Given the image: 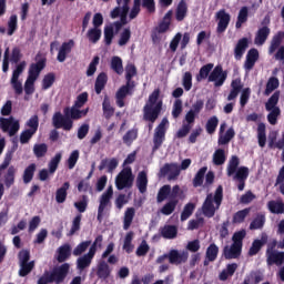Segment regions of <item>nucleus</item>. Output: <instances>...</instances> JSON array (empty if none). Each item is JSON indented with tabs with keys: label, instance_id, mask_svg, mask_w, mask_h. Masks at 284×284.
<instances>
[{
	"label": "nucleus",
	"instance_id": "f257e3e1",
	"mask_svg": "<svg viewBox=\"0 0 284 284\" xmlns=\"http://www.w3.org/2000/svg\"><path fill=\"white\" fill-rule=\"evenodd\" d=\"M90 112V108L84 110L74 109L67 106L63 109V114L61 111H58L52 116V125L55 130H64L65 132H70L72 128H74V121H79L83 119V116H88Z\"/></svg>",
	"mask_w": 284,
	"mask_h": 284
},
{
	"label": "nucleus",
	"instance_id": "f03ea898",
	"mask_svg": "<svg viewBox=\"0 0 284 284\" xmlns=\"http://www.w3.org/2000/svg\"><path fill=\"white\" fill-rule=\"evenodd\" d=\"M160 95L161 91L159 89H155L149 95V103H146L143 108L144 121H149L150 123H156V119H159L161 110H163V101H159Z\"/></svg>",
	"mask_w": 284,
	"mask_h": 284
},
{
	"label": "nucleus",
	"instance_id": "7ed1b4c3",
	"mask_svg": "<svg viewBox=\"0 0 284 284\" xmlns=\"http://www.w3.org/2000/svg\"><path fill=\"white\" fill-rule=\"evenodd\" d=\"M221 203H223V185L216 187L214 195L212 193L206 195L202 205L204 216H206V219L214 217L216 210L221 207Z\"/></svg>",
	"mask_w": 284,
	"mask_h": 284
},
{
	"label": "nucleus",
	"instance_id": "20e7f679",
	"mask_svg": "<svg viewBox=\"0 0 284 284\" xmlns=\"http://www.w3.org/2000/svg\"><path fill=\"white\" fill-rule=\"evenodd\" d=\"M68 274H70V264L64 263L60 266L53 267L51 272L45 271L43 275L39 277L38 284H61L65 281V278H68Z\"/></svg>",
	"mask_w": 284,
	"mask_h": 284
},
{
	"label": "nucleus",
	"instance_id": "39448f33",
	"mask_svg": "<svg viewBox=\"0 0 284 284\" xmlns=\"http://www.w3.org/2000/svg\"><path fill=\"white\" fill-rule=\"evenodd\" d=\"M239 94H241L240 105L241 108H245V104L250 101V97H252V89H243L241 78H235L231 81V91L227 95V101H234Z\"/></svg>",
	"mask_w": 284,
	"mask_h": 284
},
{
	"label": "nucleus",
	"instance_id": "423d86ee",
	"mask_svg": "<svg viewBox=\"0 0 284 284\" xmlns=\"http://www.w3.org/2000/svg\"><path fill=\"white\" fill-rule=\"evenodd\" d=\"M183 199H185V192L181 190V186L174 185L170 191L169 201L161 209V214H164V216L173 214L179 201H183Z\"/></svg>",
	"mask_w": 284,
	"mask_h": 284
},
{
	"label": "nucleus",
	"instance_id": "0eeeda50",
	"mask_svg": "<svg viewBox=\"0 0 284 284\" xmlns=\"http://www.w3.org/2000/svg\"><path fill=\"white\" fill-rule=\"evenodd\" d=\"M18 261L20 265L19 276L24 278L34 270V261H30V252L28 250H22L18 254Z\"/></svg>",
	"mask_w": 284,
	"mask_h": 284
},
{
	"label": "nucleus",
	"instance_id": "6e6552de",
	"mask_svg": "<svg viewBox=\"0 0 284 284\" xmlns=\"http://www.w3.org/2000/svg\"><path fill=\"white\" fill-rule=\"evenodd\" d=\"M168 123H170L168 119L163 118L160 124L155 128L153 134L152 152H156V150H160L161 145H163V142L165 141V134L168 133Z\"/></svg>",
	"mask_w": 284,
	"mask_h": 284
},
{
	"label": "nucleus",
	"instance_id": "1a4fd4ad",
	"mask_svg": "<svg viewBox=\"0 0 284 284\" xmlns=\"http://www.w3.org/2000/svg\"><path fill=\"white\" fill-rule=\"evenodd\" d=\"M134 185V175L131 168L123 169L115 179V187L118 190L130 189Z\"/></svg>",
	"mask_w": 284,
	"mask_h": 284
},
{
	"label": "nucleus",
	"instance_id": "9d476101",
	"mask_svg": "<svg viewBox=\"0 0 284 284\" xmlns=\"http://www.w3.org/2000/svg\"><path fill=\"white\" fill-rule=\"evenodd\" d=\"M227 81V71L223 70V65L217 64L209 75V83H214L215 88H221Z\"/></svg>",
	"mask_w": 284,
	"mask_h": 284
},
{
	"label": "nucleus",
	"instance_id": "9b49d317",
	"mask_svg": "<svg viewBox=\"0 0 284 284\" xmlns=\"http://www.w3.org/2000/svg\"><path fill=\"white\" fill-rule=\"evenodd\" d=\"M36 63H31L29 67V74L30 79H39V74H41L42 70H45V63H48V59L42 57L41 53H37L36 55Z\"/></svg>",
	"mask_w": 284,
	"mask_h": 284
},
{
	"label": "nucleus",
	"instance_id": "f8f14e48",
	"mask_svg": "<svg viewBox=\"0 0 284 284\" xmlns=\"http://www.w3.org/2000/svg\"><path fill=\"white\" fill-rule=\"evenodd\" d=\"M215 19L217 21L216 32L217 34H223L227 30L230 21H232V16L225 9H221L215 13Z\"/></svg>",
	"mask_w": 284,
	"mask_h": 284
},
{
	"label": "nucleus",
	"instance_id": "ddd939ff",
	"mask_svg": "<svg viewBox=\"0 0 284 284\" xmlns=\"http://www.w3.org/2000/svg\"><path fill=\"white\" fill-rule=\"evenodd\" d=\"M166 174H169V181H174L179 179V175L181 174V169L175 163H166L160 169L159 176L165 178Z\"/></svg>",
	"mask_w": 284,
	"mask_h": 284
},
{
	"label": "nucleus",
	"instance_id": "4468645a",
	"mask_svg": "<svg viewBox=\"0 0 284 284\" xmlns=\"http://www.w3.org/2000/svg\"><path fill=\"white\" fill-rule=\"evenodd\" d=\"M168 258L171 265H183V263H187L190 253H187V251L179 252V250H171L168 253Z\"/></svg>",
	"mask_w": 284,
	"mask_h": 284
},
{
	"label": "nucleus",
	"instance_id": "2eb2a0df",
	"mask_svg": "<svg viewBox=\"0 0 284 284\" xmlns=\"http://www.w3.org/2000/svg\"><path fill=\"white\" fill-rule=\"evenodd\" d=\"M267 241H270V236H267V233H261L260 240H254L250 250H248V256H256L261 250H263L264 245H267Z\"/></svg>",
	"mask_w": 284,
	"mask_h": 284
},
{
	"label": "nucleus",
	"instance_id": "dca6fc26",
	"mask_svg": "<svg viewBox=\"0 0 284 284\" xmlns=\"http://www.w3.org/2000/svg\"><path fill=\"white\" fill-rule=\"evenodd\" d=\"M72 48H74V40L63 42L58 51L57 61H59V63H63L65 59H68V54L72 52Z\"/></svg>",
	"mask_w": 284,
	"mask_h": 284
},
{
	"label": "nucleus",
	"instance_id": "f3484780",
	"mask_svg": "<svg viewBox=\"0 0 284 284\" xmlns=\"http://www.w3.org/2000/svg\"><path fill=\"white\" fill-rule=\"evenodd\" d=\"M247 48H250V40L247 38L240 39L234 48V59L241 61Z\"/></svg>",
	"mask_w": 284,
	"mask_h": 284
},
{
	"label": "nucleus",
	"instance_id": "a211bd4d",
	"mask_svg": "<svg viewBox=\"0 0 284 284\" xmlns=\"http://www.w3.org/2000/svg\"><path fill=\"white\" fill-rule=\"evenodd\" d=\"M160 234L162 239L172 241L179 236V227H176V225L165 224L164 226L160 227Z\"/></svg>",
	"mask_w": 284,
	"mask_h": 284
},
{
	"label": "nucleus",
	"instance_id": "6ab92c4d",
	"mask_svg": "<svg viewBox=\"0 0 284 284\" xmlns=\"http://www.w3.org/2000/svg\"><path fill=\"white\" fill-rule=\"evenodd\" d=\"M241 250H243V246H239L237 244H234L230 246H224L223 248V256L226 261H232V258H239L241 256Z\"/></svg>",
	"mask_w": 284,
	"mask_h": 284
},
{
	"label": "nucleus",
	"instance_id": "aec40b11",
	"mask_svg": "<svg viewBox=\"0 0 284 284\" xmlns=\"http://www.w3.org/2000/svg\"><path fill=\"white\" fill-rule=\"evenodd\" d=\"M112 196H114V189L110 185L106 191L100 196L99 210H104L108 205H112Z\"/></svg>",
	"mask_w": 284,
	"mask_h": 284
},
{
	"label": "nucleus",
	"instance_id": "412c9836",
	"mask_svg": "<svg viewBox=\"0 0 284 284\" xmlns=\"http://www.w3.org/2000/svg\"><path fill=\"white\" fill-rule=\"evenodd\" d=\"M272 30L270 27H262L257 30L254 39L255 45H264L265 41H267Z\"/></svg>",
	"mask_w": 284,
	"mask_h": 284
},
{
	"label": "nucleus",
	"instance_id": "4be33fe9",
	"mask_svg": "<svg viewBox=\"0 0 284 284\" xmlns=\"http://www.w3.org/2000/svg\"><path fill=\"white\" fill-rule=\"evenodd\" d=\"M172 14L174 12L172 10H169L165 16L163 17V20L159 23L156 31L159 34H164V32H168L170 30V26H172Z\"/></svg>",
	"mask_w": 284,
	"mask_h": 284
},
{
	"label": "nucleus",
	"instance_id": "5701e85b",
	"mask_svg": "<svg viewBox=\"0 0 284 284\" xmlns=\"http://www.w3.org/2000/svg\"><path fill=\"white\" fill-rule=\"evenodd\" d=\"M284 40V32L278 31L275 36H273L271 40V44L268 47V54H274L281 48V43H283Z\"/></svg>",
	"mask_w": 284,
	"mask_h": 284
},
{
	"label": "nucleus",
	"instance_id": "b1692460",
	"mask_svg": "<svg viewBox=\"0 0 284 284\" xmlns=\"http://www.w3.org/2000/svg\"><path fill=\"white\" fill-rule=\"evenodd\" d=\"M267 265H277L281 266L284 263V252L275 251L266 255Z\"/></svg>",
	"mask_w": 284,
	"mask_h": 284
},
{
	"label": "nucleus",
	"instance_id": "393cba45",
	"mask_svg": "<svg viewBox=\"0 0 284 284\" xmlns=\"http://www.w3.org/2000/svg\"><path fill=\"white\" fill-rule=\"evenodd\" d=\"M256 61H258V50L253 48L251 50H248L247 54H246V60H245V69L246 70H252V68H254V65H256Z\"/></svg>",
	"mask_w": 284,
	"mask_h": 284
},
{
	"label": "nucleus",
	"instance_id": "a878e982",
	"mask_svg": "<svg viewBox=\"0 0 284 284\" xmlns=\"http://www.w3.org/2000/svg\"><path fill=\"white\" fill-rule=\"evenodd\" d=\"M93 260H94V256L90 255V253H87L80 256L77 260V270H79L80 272H83V270H88V267L92 265Z\"/></svg>",
	"mask_w": 284,
	"mask_h": 284
},
{
	"label": "nucleus",
	"instance_id": "bb28decb",
	"mask_svg": "<svg viewBox=\"0 0 284 284\" xmlns=\"http://www.w3.org/2000/svg\"><path fill=\"white\" fill-rule=\"evenodd\" d=\"M105 168H108L109 173L114 172V169L119 168V160H116V158H112L111 160L103 159L100 162V165L98 166V170H100V172H103V170H105Z\"/></svg>",
	"mask_w": 284,
	"mask_h": 284
},
{
	"label": "nucleus",
	"instance_id": "cd10ccee",
	"mask_svg": "<svg viewBox=\"0 0 284 284\" xmlns=\"http://www.w3.org/2000/svg\"><path fill=\"white\" fill-rule=\"evenodd\" d=\"M102 111L103 116L106 119V121H110L111 116H114L115 109L112 106V103L110 102V97L104 95L103 102H102Z\"/></svg>",
	"mask_w": 284,
	"mask_h": 284
},
{
	"label": "nucleus",
	"instance_id": "c85d7f7f",
	"mask_svg": "<svg viewBox=\"0 0 284 284\" xmlns=\"http://www.w3.org/2000/svg\"><path fill=\"white\" fill-rule=\"evenodd\" d=\"M105 85H108V73L101 72L95 79V94H101L105 90Z\"/></svg>",
	"mask_w": 284,
	"mask_h": 284
},
{
	"label": "nucleus",
	"instance_id": "c756f323",
	"mask_svg": "<svg viewBox=\"0 0 284 284\" xmlns=\"http://www.w3.org/2000/svg\"><path fill=\"white\" fill-rule=\"evenodd\" d=\"M136 187L140 194H145V192H148V173L145 171H141L138 174Z\"/></svg>",
	"mask_w": 284,
	"mask_h": 284
},
{
	"label": "nucleus",
	"instance_id": "7c9ffc66",
	"mask_svg": "<svg viewBox=\"0 0 284 284\" xmlns=\"http://www.w3.org/2000/svg\"><path fill=\"white\" fill-rule=\"evenodd\" d=\"M265 213H257L250 223L248 230H263L265 227Z\"/></svg>",
	"mask_w": 284,
	"mask_h": 284
},
{
	"label": "nucleus",
	"instance_id": "2f4dec72",
	"mask_svg": "<svg viewBox=\"0 0 284 284\" xmlns=\"http://www.w3.org/2000/svg\"><path fill=\"white\" fill-rule=\"evenodd\" d=\"M135 88L136 84H131L130 82H126L116 91L115 97H120L122 99H125V97H132V94H134Z\"/></svg>",
	"mask_w": 284,
	"mask_h": 284
},
{
	"label": "nucleus",
	"instance_id": "473e14b6",
	"mask_svg": "<svg viewBox=\"0 0 284 284\" xmlns=\"http://www.w3.org/2000/svg\"><path fill=\"white\" fill-rule=\"evenodd\" d=\"M185 17H187V2L181 0L175 9V19L181 22L185 20Z\"/></svg>",
	"mask_w": 284,
	"mask_h": 284
},
{
	"label": "nucleus",
	"instance_id": "72a5a7b5",
	"mask_svg": "<svg viewBox=\"0 0 284 284\" xmlns=\"http://www.w3.org/2000/svg\"><path fill=\"white\" fill-rule=\"evenodd\" d=\"M110 274H112V270H110V265L102 261L98 264L97 276L105 281L110 278Z\"/></svg>",
	"mask_w": 284,
	"mask_h": 284
},
{
	"label": "nucleus",
	"instance_id": "f704fd0d",
	"mask_svg": "<svg viewBox=\"0 0 284 284\" xmlns=\"http://www.w3.org/2000/svg\"><path fill=\"white\" fill-rule=\"evenodd\" d=\"M68 190H70V182H64L60 189L55 192V201L57 203H65V199H68Z\"/></svg>",
	"mask_w": 284,
	"mask_h": 284
},
{
	"label": "nucleus",
	"instance_id": "c9c22d12",
	"mask_svg": "<svg viewBox=\"0 0 284 284\" xmlns=\"http://www.w3.org/2000/svg\"><path fill=\"white\" fill-rule=\"evenodd\" d=\"M72 255V247L69 244H64L58 248V263H65L68 257Z\"/></svg>",
	"mask_w": 284,
	"mask_h": 284
},
{
	"label": "nucleus",
	"instance_id": "e433bc0d",
	"mask_svg": "<svg viewBox=\"0 0 284 284\" xmlns=\"http://www.w3.org/2000/svg\"><path fill=\"white\" fill-rule=\"evenodd\" d=\"M281 85V82L278 81V78L271 77L266 82V89L264 91V97H270L274 90H278V87Z\"/></svg>",
	"mask_w": 284,
	"mask_h": 284
},
{
	"label": "nucleus",
	"instance_id": "4c0bfd02",
	"mask_svg": "<svg viewBox=\"0 0 284 284\" xmlns=\"http://www.w3.org/2000/svg\"><path fill=\"white\" fill-rule=\"evenodd\" d=\"M250 17V9L247 7H242L237 14V21L235 23V28H243V23H247V19Z\"/></svg>",
	"mask_w": 284,
	"mask_h": 284
},
{
	"label": "nucleus",
	"instance_id": "58836bf2",
	"mask_svg": "<svg viewBox=\"0 0 284 284\" xmlns=\"http://www.w3.org/2000/svg\"><path fill=\"white\" fill-rule=\"evenodd\" d=\"M206 173H207V166H203L196 172L192 181L193 187H201L203 185V181H205Z\"/></svg>",
	"mask_w": 284,
	"mask_h": 284
},
{
	"label": "nucleus",
	"instance_id": "ea45409f",
	"mask_svg": "<svg viewBox=\"0 0 284 284\" xmlns=\"http://www.w3.org/2000/svg\"><path fill=\"white\" fill-rule=\"evenodd\" d=\"M136 139H139V129L133 128L123 135L122 141L125 145H132Z\"/></svg>",
	"mask_w": 284,
	"mask_h": 284
},
{
	"label": "nucleus",
	"instance_id": "a19ab883",
	"mask_svg": "<svg viewBox=\"0 0 284 284\" xmlns=\"http://www.w3.org/2000/svg\"><path fill=\"white\" fill-rule=\"evenodd\" d=\"M37 172V164L36 163H31L29 164L23 172L22 179H23V183L28 184L32 181V179H34V173Z\"/></svg>",
	"mask_w": 284,
	"mask_h": 284
},
{
	"label": "nucleus",
	"instance_id": "79ce46f5",
	"mask_svg": "<svg viewBox=\"0 0 284 284\" xmlns=\"http://www.w3.org/2000/svg\"><path fill=\"white\" fill-rule=\"evenodd\" d=\"M212 70H214V63L204 64L196 75V81H205V79H210V72H212Z\"/></svg>",
	"mask_w": 284,
	"mask_h": 284
},
{
	"label": "nucleus",
	"instance_id": "37998d69",
	"mask_svg": "<svg viewBox=\"0 0 284 284\" xmlns=\"http://www.w3.org/2000/svg\"><path fill=\"white\" fill-rule=\"evenodd\" d=\"M111 70L115 72V74H123V60L119 55H114L111 58Z\"/></svg>",
	"mask_w": 284,
	"mask_h": 284
},
{
	"label": "nucleus",
	"instance_id": "c03bdc74",
	"mask_svg": "<svg viewBox=\"0 0 284 284\" xmlns=\"http://www.w3.org/2000/svg\"><path fill=\"white\" fill-rule=\"evenodd\" d=\"M134 214H136L134 207L126 209L123 219V230H130V225H132V221H134Z\"/></svg>",
	"mask_w": 284,
	"mask_h": 284
},
{
	"label": "nucleus",
	"instance_id": "a18cd8bd",
	"mask_svg": "<svg viewBox=\"0 0 284 284\" xmlns=\"http://www.w3.org/2000/svg\"><path fill=\"white\" fill-rule=\"evenodd\" d=\"M234 136H236V132H234V130L230 128L229 130H226L225 134L222 133L219 135L217 143L219 145H227V143H230V141H232Z\"/></svg>",
	"mask_w": 284,
	"mask_h": 284
},
{
	"label": "nucleus",
	"instance_id": "49530a36",
	"mask_svg": "<svg viewBox=\"0 0 284 284\" xmlns=\"http://www.w3.org/2000/svg\"><path fill=\"white\" fill-rule=\"evenodd\" d=\"M240 163H241V161L239 160V156L233 155L231 158V160L229 161L227 169H226L227 176H234V174H236Z\"/></svg>",
	"mask_w": 284,
	"mask_h": 284
},
{
	"label": "nucleus",
	"instance_id": "de8ad7c7",
	"mask_svg": "<svg viewBox=\"0 0 284 284\" xmlns=\"http://www.w3.org/2000/svg\"><path fill=\"white\" fill-rule=\"evenodd\" d=\"M134 239V232L130 231L126 233L124 237V243L122 250L126 252V254H132L134 252V246L132 245V240Z\"/></svg>",
	"mask_w": 284,
	"mask_h": 284
},
{
	"label": "nucleus",
	"instance_id": "09e8293b",
	"mask_svg": "<svg viewBox=\"0 0 284 284\" xmlns=\"http://www.w3.org/2000/svg\"><path fill=\"white\" fill-rule=\"evenodd\" d=\"M281 97V91H275L271 98L267 100V102L265 103V109L267 110V112L273 111L274 109L278 108L276 105H278V99Z\"/></svg>",
	"mask_w": 284,
	"mask_h": 284
},
{
	"label": "nucleus",
	"instance_id": "8fccbe9b",
	"mask_svg": "<svg viewBox=\"0 0 284 284\" xmlns=\"http://www.w3.org/2000/svg\"><path fill=\"white\" fill-rule=\"evenodd\" d=\"M281 97V91H275L271 98L267 100V102L265 103V109L267 110V112L273 111L274 109L278 108L276 105H278V99Z\"/></svg>",
	"mask_w": 284,
	"mask_h": 284
},
{
	"label": "nucleus",
	"instance_id": "3c124183",
	"mask_svg": "<svg viewBox=\"0 0 284 284\" xmlns=\"http://www.w3.org/2000/svg\"><path fill=\"white\" fill-rule=\"evenodd\" d=\"M257 141L260 148H264L267 143V134L265 132V123H260L257 125Z\"/></svg>",
	"mask_w": 284,
	"mask_h": 284
},
{
	"label": "nucleus",
	"instance_id": "603ef678",
	"mask_svg": "<svg viewBox=\"0 0 284 284\" xmlns=\"http://www.w3.org/2000/svg\"><path fill=\"white\" fill-rule=\"evenodd\" d=\"M136 77V65L133 63L128 64L125 68V80L126 83H130L131 85H136V82H134L132 79Z\"/></svg>",
	"mask_w": 284,
	"mask_h": 284
},
{
	"label": "nucleus",
	"instance_id": "864d4df0",
	"mask_svg": "<svg viewBox=\"0 0 284 284\" xmlns=\"http://www.w3.org/2000/svg\"><path fill=\"white\" fill-rule=\"evenodd\" d=\"M17 174V169L14 166H9L7 173L4 174V185L6 187H12L14 185V175Z\"/></svg>",
	"mask_w": 284,
	"mask_h": 284
},
{
	"label": "nucleus",
	"instance_id": "5fc2aeb1",
	"mask_svg": "<svg viewBox=\"0 0 284 284\" xmlns=\"http://www.w3.org/2000/svg\"><path fill=\"white\" fill-rule=\"evenodd\" d=\"M205 257L211 261V263H214V261L219 258V247L216 244L212 243L207 246Z\"/></svg>",
	"mask_w": 284,
	"mask_h": 284
},
{
	"label": "nucleus",
	"instance_id": "6e6d98bb",
	"mask_svg": "<svg viewBox=\"0 0 284 284\" xmlns=\"http://www.w3.org/2000/svg\"><path fill=\"white\" fill-rule=\"evenodd\" d=\"M87 39H89L90 43H99L101 41V29L99 28H91L87 32Z\"/></svg>",
	"mask_w": 284,
	"mask_h": 284
},
{
	"label": "nucleus",
	"instance_id": "4d7b16f0",
	"mask_svg": "<svg viewBox=\"0 0 284 284\" xmlns=\"http://www.w3.org/2000/svg\"><path fill=\"white\" fill-rule=\"evenodd\" d=\"M170 192H171L170 184H165L162 187H160L158 195H156V202L163 203V201H165L166 199L170 200Z\"/></svg>",
	"mask_w": 284,
	"mask_h": 284
},
{
	"label": "nucleus",
	"instance_id": "13d9d810",
	"mask_svg": "<svg viewBox=\"0 0 284 284\" xmlns=\"http://www.w3.org/2000/svg\"><path fill=\"white\" fill-rule=\"evenodd\" d=\"M33 154L36 159H43L48 154V144L39 143L33 145Z\"/></svg>",
	"mask_w": 284,
	"mask_h": 284
},
{
	"label": "nucleus",
	"instance_id": "bf43d9fd",
	"mask_svg": "<svg viewBox=\"0 0 284 284\" xmlns=\"http://www.w3.org/2000/svg\"><path fill=\"white\" fill-rule=\"evenodd\" d=\"M194 210H196V204L189 202L184 205V209L181 213V221H187L192 214H194Z\"/></svg>",
	"mask_w": 284,
	"mask_h": 284
},
{
	"label": "nucleus",
	"instance_id": "052dcab7",
	"mask_svg": "<svg viewBox=\"0 0 284 284\" xmlns=\"http://www.w3.org/2000/svg\"><path fill=\"white\" fill-rule=\"evenodd\" d=\"M267 205H268V210L272 214H284V203L283 202L270 201Z\"/></svg>",
	"mask_w": 284,
	"mask_h": 284
},
{
	"label": "nucleus",
	"instance_id": "680f3d73",
	"mask_svg": "<svg viewBox=\"0 0 284 284\" xmlns=\"http://www.w3.org/2000/svg\"><path fill=\"white\" fill-rule=\"evenodd\" d=\"M216 128H219V118L213 115L207 120L205 130L207 134H214V132H216Z\"/></svg>",
	"mask_w": 284,
	"mask_h": 284
},
{
	"label": "nucleus",
	"instance_id": "e2e57ef3",
	"mask_svg": "<svg viewBox=\"0 0 284 284\" xmlns=\"http://www.w3.org/2000/svg\"><path fill=\"white\" fill-rule=\"evenodd\" d=\"M225 150L223 149H217L215 150L213 154V163L214 165H223L225 163Z\"/></svg>",
	"mask_w": 284,
	"mask_h": 284
},
{
	"label": "nucleus",
	"instance_id": "0e129e2a",
	"mask_svg": "<svg viewBox=\"0 0 284 284\" xmlns=\"http://www.w3.org/2000/svg\"><path fill=\"white\" fill-rule=\"evenodd\" d=\"M244 280L248 281V284H258L261 281H263V273L260 271H252L248 275L245 276Z\"/></svg>",
	"mask_w": 284,
	"mask_h": 284
},
{
	"label": "nucleus",
	"instance_id": "69168bd1",
	"mask_svg": "<svg viewBox=\"0 0 284 284\" xmlns=\"http://www.w3.org/2000/svg\"><path fill=\"white\" fill-rule=\"evenodd\" d=\"M90 245H92V241H84L81 242L80 244L77 245V247L73 250L72 254L73 256H81V254H83V252L88 251V247H90Z\"/></svg>",
	"mask_w": 284,
	"mask_h": 284
},
{
	"label": "nucleus",
	"instance_id": "338daca9",
	"mask_svg": "<svg viewBox=\"0 0 284 284\" xmlns=\"http://www.w3.org/2000/svg\"><path fill=\"white\" fill-rule=\"evenodd\" d=\"M250 211H251L250 207L237 211L233 215V223H243L245 221V219H247V214H250Z\"/></svg>",
	"mask_w": 284,
	"mask_h": 284
},
{
	"label": "nucleus",
	"instance_id": "774afa93",
	"mask_svg": "<svg viewBox=\"0 0 284 284\" xmlns=\"http://www.w3.org/2000/svg\"><path fill=\"white\" fill-rule=\"evenodd\" d=\"M54 81H57V75H54V73L45 74L42 80V90H50V87L54 85Z\"/></svg>",
	"mask_w": 284,
	"mask_h": 284
}]
</instances>
